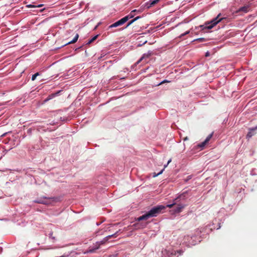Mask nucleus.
Masks as SVG:
<instances>
[{"label":"nucleus","instance_id":"f704fd0d","mask_svg":"<svg viewBox=\"0 0 257 257\" xmlns=\"http://www.w3.org/2000/svg\"><path fill=\"white\" fill-rule=\"evenodd\" d=\"M120 79H125V77L121 78Z\"/></svg>","mask_w":257,"mask_h":257},{"label":"nucleus","instance_id":"423d86ee","mask_svg":"<svg viewBox=\"0 0 257 257\" xmlns=\"http://www.w3.org/2000/svg\"><path fill=\"white\" fill-rule=\"evenodd\" d=\"M125 19H126L125 18H122L121 19H120L119 20L116 21V22L114 23L113 24H112V25L109 26V27L110 28H111L117 27L119 26L122 25L126 22Z\"/></svg>","mask_w":257,"mask_h":257},{"label":"nucleus","instance_id":"412c9836","mask_svg":"<svg viewBox=\"0 0 257 257\" xmlns=\"http://www.w3.org/2000/svg\"><path fill=\"white\" fill-rule=\"evenodd\" d=\"M176 253V252L175 251H171L170 252V254H168V257H172L173 254H175Z\"/></svg>","mask_w":257,"mask_h":257},{"label":"nucleus","instance_id":"bb28decb","mask_svg":"<svg viewBox=\"0 0 257 257\" xmlns=\"http://www.w3.org/2000/svg\"><path fill=\"white\" fill-rule=\"evenodd\" d=\"M185 36V35H184V33L181 34L179 37L178 38H181L182 37H183V36Z\"/></svg>","mask_w":257,"mask_h":257},{"label":"nucleus","instance_id":"6e6552de","mask_svg":"<svg viewBox=\"0 0 257 257\" xmlns=\"http://www.w3.org/2000/svg\"><path fill=\"white\" fill-rule=\"evenodd\" d=\"M62 91V90H59L57 92H56V93H52V94H51L50 95H49L45 100H44V102H47L48 101L52 99V98H53L54 97H56V96H58L60 92Z\"/></svg>","mask_w":257,"mask_h":257},{"label":"nucleus","instance_id":"b1692460","mask_svg":"<svg viewBox=\"0 0 257 257\" xmlns=\"http://www.w3.org/2000/svg\"><path fill=\"white\" fill-rule=\"evenodd\" d=\"M168 252H170L169 250H167V249H165L162 251V253L163 254H165V253L168 254Z\"/></svg>","mask_w":257,"mask_h":257},{"label":"nucleus","instance_id":"72a5a7b5","mask_svg":"<svg viewBox=\"0 0 257 257\" xmlns=\"http://www.w3.org/2000/svg\"><path fill=\"white\" fill-rule=\"evenodd\" d=\"M109 257H114L113 255H110Z\"/></svg>","mask_w":257,"mask_h":257},{"label":"nucleus","instance_id":"aec40b11","mask_svg":"<svg viewBox=\"0 0 257 257\" xmlns=\"http://www.w3.org/2000/svg\"><path fill=\"white\" fill-rule=\"evenodd\" d=\"M192 178V175H189L187 177V178L186 179H184V181L185 182H187L188 181H189V180L191 179Z\"/></svg>","mask_w":257,"mask_h":257},{"label":"nucleus","instance_id":"ddd939ff","mask_svg":"<svg viewBox=\"0 0 257 257\" xmlns=\"http://www.w3.org/2000/svg\"><path fill=\"white\" fill-rule=\"evenodd\" d=\"M256 129H257V126L250 129V131L247 133V134L246 135V138L248 139L250 138L253 135L252 131H254Z\"/></svg>","mask_w":257,"mask_h":257},{"label":"nucleus","instance_id":"f3484780","mask_svg":"<svg viewBox=\"0 0 257 257\" xmlns=\"http://www.w3.org/2000/svg\"><path fill=\"white\" fill-rule=\"evenodd\" d=\"M40 75V73L39 72H37L35 74H34V75H32V81H34L36 77Z\"/></svg>","mask_w":257,"mask_h":257},{"label":"nucleus","instance_id":"f8f14e48","mask_svg":"<svg viewBox=\"0 0 257 257\" xmlns=\"http://www.w3.org/2000/svg\"><path fill=\"white\" fill-rule=\"evenodd\" d=\"M78 38H79V35H78V34H76L72 40L65 44L63 46L76 42L78 40Z\"/></svg>","mask_w":257,"mask_h":257},{"label":"nucleus","instance_id":"39448f33","mask_svg":"<svg viewBox=\"0 0 257 257\" xmlns=\"http://www.w3.org/2000/svg\"><path fill=\"white\" fill-rule=\"evenodd\" d=\"M116 234V233H114V234H113L112 235H108V236H106L103 239V240H102V241H101L100 242H96V245H95V247H94L92 249H90L89 250V252H94L95 250L97 249L99 247V246H100V244H102L104 243L105 241H106L109 238H111V237L115 236Z\"/></svg>","mask_w":257,"mask_h":257},{"label":"nucleus","instance_id":"a211bd4d","mask_svg":"<svg viewBox=\"0 0 257 257\" xmlns=\"http://www.w3.org/2000/svg\"><path fill=\"white\" fill-rule=\"evenodd\" d=\"M212 133L209 135L205 139V140H204L205 142L208 143V142L210 141V140L211 139V138H212Z\"/></svg>","mask_w":257,"mask_h":257},{"label":"nucleus","instance_id":"7c9ffc66","mask_svg":"<svg viewBox=\"0 0 257 257\" xmlns=\"http://www.w3.org/2000/svg\"><path fill=\"white\" fill-rule=\"evenodd\" d=\"M100 224V223H98V222L96 223L97 226H99Z\"/></svg>","mask_w":257,"mask_h":257},{"label":"nucleus","instance_id":"1a4fd4ad","mask_svg":"<svg viewBox=\"0 0 257 257\" xmlns=\"http://www.w3.org/2000/svg\"><path fill=\"white\" fill-rule=\"evenodd\" d=\"M177 206L176 207L174 212L175 213H179L180 212L182 209L185 207V205L183 204H177Z\"/></svg>","mask_w":257,"mask_h":257},{"label":"nucleus","instance_id":"c9c22d12","mask_svg":"<svg viewBox=\"0 0 257 257\" xmlns=\"http://www.w3.org/2000/svg\"><path fill=\"white\" fill-rule=\"evenodd\" d=\"M219 228H220V226H219V227H218V228H217V229H219Z\"/></svg>","mask_w":257,"mask_h":257},{"label":"nucleus","instance_id":"4be33fe9","mask_svg":"<svg viewBox=\"0 0 257 257\" xmlns=\"http://www.w3.org/2000/svg\"><path fill=\"white\" fill-rule=\"evenodd\" d=\"M255 169H253L251 170V171H250V174L251 175H255Z\"/></svg>","mask_w":257,"mask_h":257},{"label":"nucleus","instance_id":"a878e982","mask_svg":"<svg viewBox=\"0 0 257 257\" xmlns=\"http://www.w3.org/2000/svg\"><path fill=\"white\" fill-rule=\"evenodd\" d=\"M52 235H53V233H52V232H50V233H49V237H52V238H53V239H55V237H53V236H52Z\"/></svg>","mask_w":257,"mask_h":257},{"label":"nucleus","instance_id":"473e14b6","mask_svg":"<svg viewBox=\"0 0 257 257\" xmlns=\"http://www.w3.org/2000/svg\"><path fill=\"white\" fill-rule=\"evenodd\" d=\"M167 166H168V165H167V164H166V165H164V168L166 167Z\"/></svg>","mask_w":257,"mask_h":257},{"label":"nucleus","instance_id":"7ed1b4c3","mask_svg":"<svg viewBox=\"0 0 257 257\" xmlns=\"http://www.w3.org/2000/svg\"><path fill=\"white\" fill-rule=\"evenodd\" d=\"M220 14L218 15V16L216 18H214L210 22H206L204 25H200L198 27H196V29L200 28L202 31L211 29L221 21V18L219 19V17L220 16Z\"/></svg>","mask_w":257,"mask_h":257},{"label":"nucleus","instance_id":"dca6fc26","mask_svg":"<svg viewBox=\"0 0 257 257\" xmlns=\"http://www.w3.org/2000/svg\"><path fill=\"white\" fill-rule=\"evenodd\" d=\"M207 143L205 142V141H204L203 142L199 144L197 146L201 148V149H203L204 147L205 146V145L207 144Z\"/></svg>","mask_w":257,"mask_h":257},{"label":"nucleus","instance_id":"f03ea898","mask_svg":"<svg viewBox=\"0 0 257 257\" xmlns=\"http://www.w3.org/2000/svg\"><path fill=\"white\" fill-rule=\"evenodd\" d=\"M197 234H190L185 235L183 238V243L185 244L187 246L194 245L197 243V242L200 241L198 238V235H199L200 231L196 230Z\"/></svg>","mask_w":257,"mask_h":257},{"label":"nucleus","instance_id":"5701e85b","mask_svg":"<svg viewBox=\"0 0 257 257\" xmlns=\"http://www.w3.org/2000/svg\"><path fill=\"white\" fill-rule=\"evenodd\" d=\"M170 81L167 80H164L163 81H162L161 82H160L158 85H161L164 83H165V82H169Z\"/></svg>","mask_w":257,"mask_h":257},{"label":"nucleus","instance_id":"2eb2a0df","mask_svg":"<svg viewBox=\"0 0 257 257\" xmlns=\"http://www.w3.org/2000/svg\"><path fill=\"white\" fill-rule=\"evenodd\" d=\"M98 37V35H95L94 37H93L91 39L89 40V41L86 43L87 45H89L91 44L92 42H93L94 40H95Z\"/></svg>","mask_w":257,"mask_h":257},{"label":"nucleus","instance_id":"e433bc0d","mask_svg":"<svg viewBox=\"0 0 257 257\" xmlns=\"http://www.w3.org/2000/svg\"><path fill=\"white\" fill-rule=\"evenodd\" d=\"M147 42V41H145V42L143 44H145Z\"/></svg>","mask_w":257,"mask_h":257},{"label":"nucleus","instance_id":"6ab92c4d","mask_svg":"<svg viewBox=\"0 0 257 257\" xmlns=\"http://www.w3.org/2000/svg\"><path fill=\"white\" fill-rule=\"evenodd\" d=\"M194 41H198L199 42H205L206 41V40L204 38H200L195 39Z\"/></svg>","mask_w":257,"mask_h":257},{"label":"nucleus","instance_id":"2f4dec72","mask_svg":"<svg viewBox=\"0 0 257 257\" xmlns=\"http://www.w3.org/2000/svg\"><path fill=\"white\" fill-rule=\"evenodd\" d=\"M188 140V138L187 137H186L185 139H184V141H186Z\"/></svg>","mask_w":257,"mask_h":257},{"label":"nucleus","instance_id":"9d476101","mask_svg":"<svg viewBox=\"0 0 257 257\" xmlns=\"http://www.w3.org/2000/svg\"><path fill=\"white\" fill-rule=\"evenodd\" d=\"M249 6L248 5L244 6L243 7H242L240 8L237 12H242L243 13H246L249 11Z\"/></svg>","mask_w":257,"mask_h":257},{"label":"nucleus","instance_id":"393cba45","mask_svg":"<svg viewBox=\"0 0 257 257\" xmlns=\"http://www.w3.org/2000/svg\"><path fill=\"white\" fill-rule=\"evenodd\" d=\"M164 170V169H163V170H161V171L159 173H158L157 175H154V176H158V175H159L163 173V172Z\"/></svg>","mask_w":257,"mask_h":257},{"label":"nucleus","instance_id":"c85d7f7f","mask_svg":"<svg viewBox=\"0 0 257 257\" xmlns=\"http://www.w3.org/2000/svg\"><path fill=\"white\" fill-rule=\"evenodd\" d=\"M209 55V52L207 51L205 54V56H208Z\"/></svg>","mask_w":257,"mask_h":257},{"label":"nucleus","instance_id":"cd10ccee","mask_svg":"<svg viewBox=\"0 0 257 257\" xmlns=\"http://www.w3.org/2000/svg\"><path fill=\"white\" fill-rule=\"evenodd\" d=\"M189 33H190V31H186V32H185L184 33V35H186L189 34Z\"/></svg>","mask_w":257,"mask_h":257},{"label":"nucleus","instance_id":"c756f323","mask_svg":"<svg viewBox=\"0 0 257 257\" xmlns=\"http://www.w3.org/2000/svg\"><path fill=\"white\" fill-rule=\"evenodd\" d=\"M171 162V159H170V160L168 161V162H167V165H168V164H169Z\"/></svg>","mask_w":257,"mask_h":257},{"label":"nucleus","instance_id":"f257e3e1","mask_svg":"<svg viewBox=\"0 0 257 257\" xmlns=\"http://www.w3.org/2000/svg\"><path fill=\"white\" fill-rule=\"evenodd\" d=\"M181 199H185V195L183 194H181L178 197L176 198L173 200V202L172 204H168L166 205V206L160 205L153 207L148 212L139 217L137 219V220L140 221L143 220H147L151 217H156L159 213L161 212L163 210L165 209L166 207H172L174 205H176L177 203Z\"/></svg>","mask_w":257,"mask_h":257},{"label":"nucleus","instance_id":"0eeeda50","mask_svg":"<svg viewBox=\"0 0 257 257\" xmlns=\"http://www.w3.org/2000/svg\"><path fill=\"white\" fill-rule=\"evenodd\" d=\"M153 54L152 51H148L147 53H144L141 58L137 62V64H139L143 59L149 58Z\"/></svg>","mask_w":257,"mask_h":257},{"label":"nucleus","instance_id":"20e7f679","mask_svg":"<svg viewBox=\"0 0 257 257\" xmlns=\"http://www.w3.org/2000/svg\"><path fill=\"white\" fill-rule=\"evenodd\" d=\"M54 197H47L45 196H43L42 197H40L38 198L37 199L34 201V202L47 205L50 203V200H54Z\"/></svg>","mask_w":257,"mask_h":257},{"label":"nucleus","instance_id":"9b49d317","mask_svg":"<svg viewBox=\"0 0 257 257\" xmlns=\"http://www.w3.org/2000/svg\"><path fill=\"white\" fill-rule=\"evenodd\" d=\"M136 11H137V10H134L132 11V12H131V13L128 15H127V16H125V17H123V18H125V19H125V21H126V22H127L129 19H132V18H134V16H135V14H134V13H135V12H136Z\"/></svg>","mask_w":257,"mask_h":257},{"label":"nucleus","instance_id":"4468645a","mask_svg":"<svg viewBox=\"0 0 257 257\" xmlns=\"http://www.w3.org/2000/svg\"><path fill=\"white\" fill-rule=\"evenodd\" d=\"M141 18V17L140 16H138L137 17H136L135 18H134V19L132 20L131 21H130L126 25V27H128L129 26H130L131 24H132L134 22H135L136 21L139 20V19Z\"/></svg>","mask_w":257,"mask_h":257}]
</instances>
